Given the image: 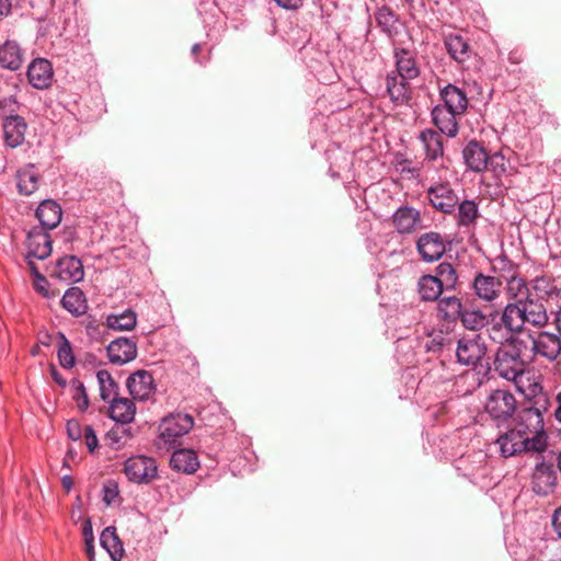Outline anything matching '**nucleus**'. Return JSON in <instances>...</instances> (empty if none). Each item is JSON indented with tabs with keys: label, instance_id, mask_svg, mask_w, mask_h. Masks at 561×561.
Wrapping results in <instances>:
<instances>
[{
	"label": "nucleus",
	"instance_id": "49530a36",
	"mask_svg": "<svg viewBox=\"0 0 561 561\" xmlns=\"http://www.w3.org/2000/svg\"><path fill=\"white\" fill-rule=\"evenodd\" d=\"M547 413L551 408V400L548 391L545 389L533 397L524 400V405Z\"/></svg>",
	"mask_w": 561,
	"mask_h": 561
},
{
	"label": "nucleus",
	"instance_id": "6e6552de",
	"mask_svg": "<svg viewBox=\"0 0 561 561\" xmlns=\"http://www.w3.org/2000/svg\"><path fill=\"white\" fill-rule=\"evenodd\" d=\"M534 357H541L553 363L561 355V337L549 331H538L529 335Z\"/></svg>",
	"mask_w": 561,
	"mask_h": 561
},
{
	"label": "nucleus",
	"instance_id": "0e129e2a",
	"mask_svg": "<svg viewBox=\"0 0 561 561\" xmlns=\"http://www.w3.org/2000/svg\"><path fill=\"white\" fill-rule=\"evenodd\" d=\"M82 534L84 537L85 543L94 542V536L92 530V523L90 519H87L82 526Z\"/></svg>",
	"mask_w": 561,
	"mask_h": 561
},
{
	"label": "nucleus",
	"instance_id": "20e7f679",
	"mask_svg": "<svg viewBox=\"0 0 561 561\" xmlns=\"http://www.w3.org/2000/svg\"><path fill=\"white\" fill-rule=\"evenodd\" d=\"M545 414L546 413L541 411L522 407L519 410H516L512 420L515 427L523 431L524 434L529 436V438H537L539 440V446L546 450L548 445V435L545 431Z\"/></svg>",
	"mask_w": 561,
	"mask_h": 561
},
{
	"label": "nucleus",
	"instance_id": "69168bd1",
	"mask_svg": "<svg viewBox=\"0 0 561 561\" xmlns=\"http://www.w3.org/2000/svg\"><path fill=\"white\" fill-rule=\"evenodd\" d=\"M552 526L558 534L559 538H561V505L557 507L552 515Z\"/></svg>",
	"mask_w": 561,
	"mask_h": 561
},
{
	"label": "nucleus",
	"instance_id": "f03ea898",
	"mask_svg": "<svg viewBox=\"0 0 561 561\" xmlns=\"http://www.w3.org/2000/svg\"><path fill=\"white\" fill-rule=\"evenodd\" d=\"M495 444L499 446L500 455L504 458L528 453L545 451V449L539 446L537 438H529V436L515 426L499 435Z\"/></svg>",
	"mask_w": 561,
	"mask_h": 561
},
{
	"label": "nucleus",
	"instance_id": "7c9ffc66",
	"mask_svg": "<svg viewBox=\"0 0 561 561\" xmlns=\"http://www.w3.org/2000/svg\"><path fill=\"white\" fill-rule=\"evenodd\" d=\"M500 321L501 325L506 328L508 332H512L515 335L522 333L525 329L522 306L508 302L502 311Z\"/></svg>",
	"mask_w": 561,
	"mask_h": 561
},
{
	"label": "nucleus",
	"instance_id": "423d86ee",
	"mask_svg": "<svg viewBox=\"0 0 561 561\" xmlns=\"http://www.w3.org/2000/svg\"><path fill=\"white\" fill-rule=\"evenodd\" d=\"M450 245V240L437 231L422 233L416 242V251L423 262L434 263L439 261Z\"/></svg>",
	"mask_w": 561,
	"mask_h": 561
},
{
	"label": "nucleus",
	"instance_id": "f257e3e1",
	"mask_svg": "<svg viewBox=\"0 0 561 561\" xmlns=\"http://www.w3.org/2000/svg\"><path fill=\"white\" fill-rule=\"evenodd\" d=\"M526 348L527 343L518 336L508 337L496 348L492 368L500 378L514 382L525 375L528 363L523 353Z\"/></svg>",
	"mask_w": 561,
	"mask_h": 561
},
{
	"label": "nucleus",
	"instance_id": "2f4dec72",
	"mask_svg": "<svg viewBox=\"0 0 561 561\" xmlns=\"http://www.w3.org/2000/svg\"><path fill=\"white\" fill-rule=\"evenodd\" d=\"M434 276L444 291H455L459 287V275L456 266L447 261L440 262L434 270Z\"/></svg>",
	"mask_w": 561,
	"mask_h": 561
},
{
	"label": "nucleus",
	"instance_id": "5fc2aeb1",
	"mask_svg": "<svg viewBox=\"0 0 561 561\" xmlns=\"http://www.w3.org/2000/svg\"><path fill=\"white\" fill-rule=\"evenodd\" d=\"M82 436L89 451L93 454L99 447V439L94 428L91 425L84 426Z\"/></svg>",
	"mask_w": 561,
	"mask_h": 561
},
{
	"label": "nucleus",
	"instance_id": "603ef678",
	"mask_svg": "<svg viewBox=\"0 0 561 561\" xmlns=\"http://www.w3.org/2000/svg\"><path fill=\"white\" fill-rule=\"evenodd\" d=\"M488 333L489 337L492 341L500 343V345L505 343L508 337L516 336L514 333L508 332L506 328L501 325V321L492 323V325L488 328Z\"/></svg>",
	"mask_w": 561,
	"mask_h": 561
},
{
	"label": "nucleus",
	"instance_id": "f3484780",
	"mask_svg": "<svg viewBox=\"0 0 561 561\" xmlns=\"http://www.w3.org/2000/svg\"><path fill=\"white\" fill-rule=\"evenodd\" d=\"M26 75L32 87L37 90L47 89L54 78L53 66L45 58H36L30 64Z\"/></svg>",
	"mask_w": 561,
	"mask_h": 561
},
{
	"label": "nucleus",
	"instance_id": "7ed1b4c3",
	"mask_svg": "<svg viewBox=\"0 0 561 561\" xmlns=\"http://www.w3.org/2000/svg\"><path fill=\"white\" fill-rule=\"evenodd\" d=\"M517 410L514 394L504 389L491 391L484 403V411L497 427L507 424Z\"/></svg>",
	"mask_w": 561,
	"mask_h": 561
},
{
	"label": "nucleus",
	"instance_id": "a19ab883",
	"mask_svg": "<svg viewBox=\"0 0 561 561\" xmlns=\"http://www.w3.org/2000/svg\"><path fill=\"white\" fill-rule=\"evenodd\" d=\"M513 383L515 385L517 392L524 397V400L545 390L542 378L540 376L529 375L527 371Z\"/></svg>",
	"mask_w": 561,
	"mask_h": 561
},
{
	"label": "nucleus",
	"instance_id": "1a4fd4ad",
	"mask_svg": "<svg viewBox=\"0 0 561 561\" xmlns=\"http://www.w3.org/2000/svg\"><path fill=\"white\" fill-rule=\"evenodd\" d=\"M558 472L553 462L545 461L536 463L531 474V489L539 496L553 494L558 486Z\"/></svg>",
	"mask_w": 561,
	"mask_h": 561
},
{
	"label": "nucleus",
	"instance_id": "9b49d317",
	"mask_svg": "<svg viewBox=\"0 0 561 561\" xmlns=\"http://www.w3.org/2000/svg\"><path fill=\"white\" fill-rule=\"evenodd\" d=\"M156 460L147 456H134L124 463V472L129 481L149 483L157 477Z\"/></svg>",
	"mask_w": 561,
	"mask_h": 561
},
{
	"label": "nucleus",
	"instance_id": "3c124183",
	"mask_svg": "<svg viewBox=\"0 0 561 561\" xmlns=\"http://www.w3.org/2000/svg\"><path fill=\"white\" fill-rule=\"evenodd\" d=\"M72 399L77 402L78 409L83 412L89 407V398L85 387L79 379H72L70 382Z\"/></svg>",
	"mask_w": 561,
	"mask_h": 561
},
{
	"label": "nucleus",
	"instance_id": "72a5a7b5",
	"mask_svg": "<svg viewBox=\"0 0 561 561\" xmlns=\"http://www.w3.org/2000/svg\"><path fill=\"white\" fill-rule=\"evenodd\" d=\"M444 44L449 56L458 64L469 60L472 55L471 46L461 35L451 34L445 38Z\"/></svg>",
	"mask_w": 561,
	"mask_h": 561
},
{
	"label": "nucleus",
	"instance_id": "dca6fc26",
	"mask_svg": "<svg viewBox=\"0 0 561 561\" xmlns=\"http://www.w3.org/2000/svg\"><path fill=\"white\" fill-rule=\"evenodd\" d=\"M427 196L432 206L445 214H451L459 202L454 190L447 184L431 186Z\"/></svg>",
	"mask_w": 561,
	"mask_h": 561
},
{
	"label": "nucleus",
	"instance_id": "c9c22d12",
	"mask_svg": "<svg viewBox=\"0 0 561 561\" xmlns=\"http://www.w3.org/2000/svg\"><path fill=\"white\" fill-rule=\"evenodd\" d=\"M100 543L104 550L108 552L113 561H121L124 557L123 541L116 533L114 526H108L103 529L100 535Z\"/></svg>",
	"mask_w": 561,
	"mask_h": 561
},
{
	"label": "nucleus",
	"instance_id": "cd10ccee",
	"mask_svg": "<svg viewBox=\"0 0 561 561\" xmlns=\"http://www.w3.org/2000/svg\"><path fill=\"white\" fill-rule=\"evenodd\" d=\"M505 294L510 302L522 305L533 296L528 283L519 273L505 279Z\"/></svg>",
	"mask_w": 561,
	"mask_h": 561
},
{
	"label": "nucleus",
	"instance_id": "bb28decb",
	"mask_svg": "<svg viewBox=\"0 0 561 561\" xmlns=\"http://www.w3.org/2000/svg\"><path fill=\"white\" fill-rule=\"evenodd\" d=\"M416 291L423 302H437L444 293L433 274H423L419 277Z\"/></svg>",
	"mask_w": 561,
	"mask_h": 561
},
{
	"label": "nucleus",
	"instance_id": "a18cd8bd",
	"mask_svg": "<svg viewBox=\"0 0 561 561\" xmlns=\"http://www.w3.org/2000/svg\"><path fill=\"white\" fill-rule=\"evenodd\" d=\"M59 346L57 350V357L61 367L70 369L76 365V357L73 355L71 344L61 332H58Z\"/></svg>",
	"mask_w": 561,
	"mask_h": 561
},
{
	"label": "nucleus",
	"instance_id": "bf43d9fd",
	"mask_svg": "<svg viewBox=\"0 0 561 561\" xmlns=\"http://www.w3.org/2000/svg\"><path fill=\"white\" fill-rule=\"evenodd\" d=\"M443 144L444 142H424L426 157L430 160H436L443 156Z\"/></svg>",
	"mask_w": 561,
	"mask_h": 561
},
{
	"label": "nucleus",
	"instance_id": "6ab92c4d",
	"mask_svg": "<svg viewBox=\"0 0 561 561\" xmlns=\"http://www.w3.org/2000/svg\"><path fill=\"white\" fill-rule=\"evenodd\" d=\"M472 288L479 299L493 302L500 297L502 280L479 272L474 275Z\"/></svg>",
	"mask_w": 561,
	"mask_h": 561
},
{
	"label": "nucleus",
	"instance_id": "9d476101",
	"mask_svg": "<svg viewBox=\"0 0 561 561\" xmlns=\"http://www.w3.org/2000/svg\"><path fill=\"white\" fill-rule=\"evenodd\" d=\"M25 247V262L27 265L34 259L46 260L53 251L51 236L43 228L33 227L26 234Z\"/></svg>",
	"mask_w": 561,
	"mask_h": 561
},
{
	"label": "nucleus",
	"instance_id": "4be33fe9",
	"mask_svg": "<svg viewBox=\"0 0 561 561\" xmlns=\"http://www.w3.org/2000/svg\"><path fill=\"white\" fill-rule=\"evenodd\" d=\"M520 306L523 309L525 324H530L535 328L541 329L549 323L550 317L543 302L535 298L534 295Z\"/></svg>",
	"mask_w": 561,
	"mask_h": 561
},
{
	"label": "nucleus",
	"instance_id": "4468645a",
	"mask_svg": "<svg viewBox=\"0 0 561 561\" xmlns=\"http://www.w3.org/2000/svg\"><path fill=\"white\" fill-rule=\"evenodd\" d=\"M391 220L394 229L400 234L413 233L422 226L421 213L408 205L399 207L393 213Z\"/></svg>",
	"mask_w": 561,
	"mask_h": 561
},
{
	"label": "nucleus",
	"instance_id": "ea45409f",
	"mask_svg": "<svg viewBox=\"0 0 561 561\" xmlns=\"http://www.w3.org/2000/svg\"><path fill=\"white\" fill-rule=\"evenodd\" d=\"M375 19L381 31L389 37L398 34L399 18L392 9L387 5L379 8L375 13Z\"/></svg>",
	"mask_w": 561,
	"mask_h": 561
},
{
	"label": "nucleus",
	"instance_id": "a211bd4d",
	"mask_svg": "<svg viewBox=\"0 0 561 561\" xmlns=\"http://www.w3.org/2000/svg\"><path fill=\"white\" fill-rule=\"evenodd\" d=\"M466 308L462 299L456 295L442 296L437 301V318L447 325L458 323L463 309Z\"/></svg>",
	"mask_w": 561,
	"mask_h": 561
},
{
	"label": "nucleus",
	"instance_id": "f8f14e48",
	"mask_svg": "<svg viewBox=\"0 0 561 561\" xmlns=\"http://www.w3.org/2000/svg\"><path fill=\"white\" fill-rule=\"evenodd\" d=\"M126 387L134 400L146 401L156 392L154 379L148 370L138 369L126 380Z\"/></svg>",
	"mask_w": 561,
	"mask_h": 561
},
{
	"label": "nucleus",
	"instance_id": "e433bc0d",
	"mask_svg": "<svg viewBox=\"0 0 561 561\" xmlns=\"http://www.w3.org/2000/svg\"><path fill=\"white\" fill-rule=\"evenodd\" d=\"M39 176L35 167L28 164L16 171V186L21 195L30 196L38 188Z\"/></svg>",
	"mask_w": 561,
	"mask_h": 561
},
{
	"label": "nucleus",
	"instance_id": "5701e85b",
	"mask_svg": "<svg viewBox=\"0 0 561 561\" xmlns=\"http://www.w3.org/2000/svg\"><path fill=\"white\" fill-rule=\"evenodd\" d=\"M393 57L398 77L403 80H413L420 76V68L416 64L414 53L407 48H394Z\"/></svg>",
	"mask_w": 561,
	"mask_h": 561
},
{
	"label": "nucleus",
	"instance_id": "58836bf2",
	"mask_svg": "<svg viewBox=\"0 0 561 561\" xmlns=\"http://www.w3.org/2000/svg\"><path fill=\"white\" fill-rule=\"evenodd\" d=\"M461 325L469 331H480L489 323L488 316L479 308H465L458 320Z\"/></svg>",
	"mask_w": 561,
	"mask_h": 561
},
{
	"label": "nucleus",
	"instance_id": "a878e982",
	"mask_svg": "<svg viewBox=\"0 0 561 561\" xmlns=\"http://www.w3.org/2000/svg\"><path fill=\"white\" fill-rule=\"evenodd\" d=\"M459 114L454 113L440 105H436L432 111L433 122L440 134L453 138L458 131L457 116Z\"/></svg>",
	"mask_w": 561,
	"mask_h": 561
},
{
	"label": "nucleus",
	"instance_id": "37998d69",
	"mask_svg": "<svg viewBox=\"0 0 561 561\" xmlns=\"http://www.w3.org/2000/svg\"><path fill=\"white\" fill-rule=\"evenodd\" d=\"M96 379L100 388V397L103 401L108 402L114 397H118V385L107 370H98Z\"/></svg>",
	"mask_w": 561,
	"mask_h": 561
},
{
	"label": "nucleus",
	"instance_id": "79ce46f5",
	"mask_svg": "<svg viewBox=\"0 0 561 561\" xmlns=\"http://www.w3.org/2000/svg\"><path fill=\"white\" fill-rule=\"evenodd\" d=\"M136 323L137 316L131 309H126L118 314H108L106 318V325L118 331H130L136 327Z\"/></svg>",
	"mask_w": 561,
	"mask_h": 561
},
{
	"label": "nucleus",
	"instance_id": "c756f323",
	"mask_svg": "<svg viewBox=\"0 0 561 561\" xmlns=\"http://www.w3.org/2000/svg\"><path fill=\"white\" fill-rule=\"evenodd\" d=\"M24 60L23 51L15 41H7L0 46V66L15 71L21 68Z\"/></svg>",
	"mask_w": 561,
	"mask_h": 561
},
{
	"label": "nucleus",
	"instance_id": "4c0bfd02",
	"mask_svg": "<svg viewBox=\"0 0 561 561\" xmlns=\"http://www.w3.org/2000/svg\"><path fill=\"white\" fill-rule=\"evenodd\" d=\"M4 140H24L27 130L25 119L18 114H9L2 119Z\"/></svg>",
	"mask_w": 561,
	"mask_h": 561
},
{
	"label": "nucleus",
	"instance_id": "c03bdc74",
	"mask_svg": "<svg viewBox=\"0 0 561 561\" xmlns=\"http://www.w3.org/2000/svg\"><path fill=\"white\" fill-rule=\"evenodd\" d=\"M479 217L478 205L474 201L465 199L458 204L457 224L460 227H470Z\"/></svg>",
	"mask_w": 561,
	"mask_h": 561
},
{
	"label": "nucleus",
	"instance_id": "680f3d73",
	"mask_svg": "<svg viewBox=\"0 0 561 561\" xmlns=\"http://www.w3.org/2000/svg\"><path fill=\"white\" fill-rule=\"evenodd\" d=\"M444 345V337L438 334L431 339V341L426 344V350L428 352H439Z\"/></svg>",
	"mask_w": 561,
	"mask_h": 561
},
{
	"label": "nucleus",
	"instance_id": "412c9836",
	"mask_svg": "<svg viewBox=\"0 0 561 561\" xmlns=\"http://www.w3.org/2000/svg\"><path fill=\"white\" fill-rule=\"evenodd\" d=\"M462 153L467 167L478 173L484 171L489 163L492 164L493 160L499 158L497 154L491 158L481 142H468Z\"/></svg>",
	"mask_w": 561,
	"mask_h": 561
},
{
	"label": "nucleus",
	"instance_id": "f704fd0d",
	"mask_svg": "<svg viewBox=\"0 0 561 561\" xmlns=\"http://www.w3.org/2000/svg\"><path fill=\"white\" fill-rule=\"evenodd\" d=\"M61 306L75 317L82 316L88 310L84 293L79 287H70L61 298Z\"/></svg>",
	"mask_w": 561,
	"mask_h": 561
},
{
	"label": "nucleus",
	"instance_id": "864d4df0",
	"mask_svg": "<svg viewBox=\"0 0 561 561\" xmlns=\"http://www.w3.org/2000/svg\"><path fill=\"white\" fill-rule=\"evenodd\" d=\"M533 288L536 293L545 294L547 296H551L557 291V287L553 284V280L547 276H540L533 279Z\"/></svg>",
	"mask_w": 561,
	"mask_h": 561
},
{
	"label": "nucleus",
	"instance_id": "052dcab7",
	"mask_svg": "<svg viewBox=\"0 0 561 561\" xmlns=\"http://www.w3.org/2000/svg\"><path fill=\"white\" fill-rule=\"evenodd\" d=\"M277 7L288 10L296 11L304 5L305 0H273Z\"/></svg>",
	"mask_w": 561,
	"mask_h": 561
},
{
	"label": "nucleus",
	"instance_id": "4d7b16f0",
	"mask_svg": "<svg viewBox=\"0 0 561 561\" xmlns=\"http://www.w3.org/2000/svg\"><path fill=\"white\" fill-rule=\"evenodd\" d=\"M411 161L402 158V154L396 156V167L401 173H409L411 176L417 175L419 170L411 167Z\"/></svg>",
	"mask_w": 561,
	"mask_h": 561
},
{
	"label": "nucleus",
	"instance_id": "39448f33",
	"mask_svg": "<svg viewBox=\"0 0 561 561\" xmlns=\"http://www.w3.org/2000/svg\"><path fill=\"white\" fill-rule=\"evenodd\" d=\"M194 426V420L190 414L175 413L162 419L159 425V438L173 448L178 439L186 435Z\"/></svg>",
	"mask_w": 561,
	"mask_h": 561
},
{
	"label": "nucleus",
	"instance_id": "b1692460",
	"mask_svg": "<svg viewBox=\"0 0 561 561\" xmlns=\"http://www.w3.org/2000/svg\"><path fill=\"white\" fill-rule=\"evenodd\" d=\"M110 417L122 425L129 424L134 421L136 414V405L128 398L114 397L108 401Z\"/></svg>",
	"mask_w": 561,
	"mask_h": 561
},
{
	"label": "nucleus",
	"instance_id": "393cba45",
	"mask_svg": "<svg viewBox=\"0 0 561 561\" xmlns=\"http://www.w3.org/2000/svg\"><path fill=\"white\" fill-rule=\"evenodd\" d=\"M440 96L444 102L440 107H445L457 114H463L468 106V98L465 91L454 84H447L440 90Z\"/></svg>",
	"mask_w": 561,
	"mask_h": 561
},
{
	"label": "nucleus",
	"instance_id": "09e8293b",
	"mask_svg": "<svg viewBox=\"0 0 561 561\" xmlns=\"http://www.w3.org/2000/svg\"><path fill=\"white\" fill-rule=\"evenodd\" d=\"M130 437V430L122 426H115L106 434V440L111 448L118 450L121 449Z\"/></svg>",
	"mask_w": 561,
	"mask_h": 561
},
{
	"label": "nucleus",
	"instance_id": "774afa93",
	"mask_svg": "<svg viewBox=\"0 0 561 561\" xmlns=\"http://www.w3.org/2000/svg\"><path fill=\"white\" fill-rule=\"evenodd\" d=\"M554 410H553V417L557 422H559L561 424V391H559L556 396H554Z\"/></svg>",
	"mask_w": 561,
	"mask_h": 561
},
{
	"label": "nucleus",
	"instance_id": "6e6d98bb",
	"mask_svg": "<svg viewBox=\"0 0 561 561\" xmlns=\"http://www.w3.org/2000/svg\"><path fill=\"white\" fill-rule=\"evenodd\" d=\"M18 108V102L14 96L0 99V114L2 119L9 114H14Z\"/></svg>",
	"mask_w": 561,
	"mask_h": 561
},
{
	"label": "nucleus",
	"instance_id": "e2e57ef3",
	"mask_svg": "<svg viewBox=\"0 0 561 561\" xmlns=\"http://www.w3.org/2000/svg\"><path fill=\"white\" fill-rule=\"evenodd\" d=\"M103 492H104L103 501L106 504H111L115 500V497L118 496V491H117L116 485H105L103 489Z\"/></svg>",
	"mask_w": 561,
	"mask_h": 561
},
{
	"label": "nucleus",
	"instance_id": "de8ad7c7",
	"mask_svg": "<svg viewBox=\"0 0 561 561\" xmlns=\"http://www.w3.org/2000/svg\"><path fill=\"white\" fill-rule=\"evenodd\" d=\"M27 267L34 279V289L43 297L49 298L51 295L48 291L49 282L47 278L39 272L34 261H30Z\"/></svg>",
	"mask_w": 561,
	"mask_h": 561
},
{
	"label": "nucleus",
	"instance_id": "c85d7f7f",
	"mask_svg": "<svg viewBox=\"0 0 561 561\" xmlns=\"http://www.w3.org/2000/svg\"><path fill=\"white\" fill-rule=\"evenodd\" d=\"M170 466L178 472L192 474L198 469L199 461L192 449H178L171 456Z\"/></svg>",
	"mask_w": 561,
	"mask_h": 561
},
{
	"label": "nucleus",
	"instance_id": "338daca9",
	"mask_svg": "<svg viewBox=\"0 0 561 561\" xmlns=\"http://www.w3.org/2000/svg\"><path fill=\"white\" fill-rule=\"evenodd\" d=\"M552 316V324L554 325L557 333L561 337V306L551 312Z\"/></svg>",
	"mask_w": 561,
	"mask_h": 561
},
{
	"label": "nucleus",
	"instance_id": "473e14b6",
	"mask_svg": "<svg viewBox=\"0 0 561 561\" xmlns=\"http://www.w3.org/2000/svg\"><path fill=\"white\" fill-rule=\"evenodd\" d=\"M411 80H403L402 77H398L394 72L389 73L386 78L387 92L391 101L396 104H403L410 99Z\"/></svg>",
	"mask_w": 561,
	"mask_h": 561
},
{
	"label": "nucleus",
	"instance_id": "13d9d810",
	"mask_svg": "<svg viewBox=\"0 0 561 561\" xmlns=\"http://www.w3.org/2000/svg\"><path fill=\"white\" fill-rule=\"evenodd\" d=\"M66 430L69 438L72 440H79L83 433V430L77 420H69L66 424Z\"/></svg>",
	"mask_w": 561,
	"mask_h": 561
},
{
	"label": "nucleus",
	"instance_id": "0eeeda50",
	"mask_svg": "<svg viewBox=\"0 0 561 561\" xmlns=\"http://www.w3.org/2000/svg\"><path fill=\"white\" fill-rule=\"evenodd\" d=\"M486 344L480 334L463 335L458 340L456 356L460 364L478 365L486 354Z\"/></svg>",
	"mask_w": 561,
	"mask_h": 561
},
{
	"label": "nucleus",
	"instance_id": "8fccbe9b",
	"mask_svg": "<svg viewBox=\"0 0 561 561\" xmlns=\"http://www.w3.org/2000/svg\"><path fill=\"white\" fill-rule=\"evenodd\" d=\"M493 270L499 273V277L502 282L519 273V267L507 256H500L496 260V264L493 265Z\"/></svg>",
	"mask_w": 561,
	"mask_h": 561
},
{
	"label": "nucleus",
	"instance_id": "aec40b11",
	"mask_svg": "<svg viewBox=\"0 0 561 561\" xmlns=\"http://www.w3.org/2000/svg\"><path fill=\"white\" fill-rule=\"evenodd\" d=\"M35 216L39 221V226H35V228H43L44 231L49 232L60 224L62 209L56 201L44 199L37 206Z\"/></svg>",
	"mask_w": 561,
	"mask_h": 561
},
{
	"label": "nucleus",
	"instance_id": "2eb2a0df",
	"mask_svg": "<svg viewBox=\"0 0 561 561\" xmlns=\"http://www.w3.org/2000/svg\"><path fill=\"white\" fill-rule=\"evenodd\" d=\"M106 354L112 364H127L137 357V343L128 337H117L107 345Z\"/></svg>",
	"mask_w": 561,
	"mask_h": 561
},
{
	"label": "nucleus",
	"instance_id": "ddd939ff",
	"mask_svg": "<svg viewBox=\"0 0 561 561\" xmlns=\"http://www.w3.org/2000/svg\"><path fill=\"white\" fill-rule=\"evenodd\" d=\"M50 276L65 283L81 282L84 277L83 264L76 255H64L57 260Z\"/></svg>",
	"mask_w": 561,
	"mask_h": 561
}]
</instances>
